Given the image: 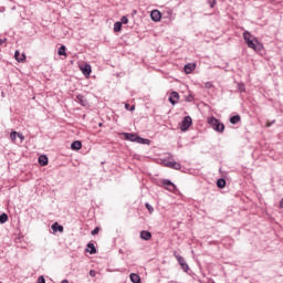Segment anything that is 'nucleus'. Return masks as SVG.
<instances>
[{
    "instance_id": "nucleus-1",
    "label": "nucleus",
    "mask_w": 283,
    "mask_h": 283,
    "mask_svg": "<svg viewBox=\"0 0 283 283\" xmlns=\"http://www.w3.org/2000/svg\"><path fill=\"white\" fill-rule=\"evenodd\" d=\"M208 125H210L214 132H219L220 134L224 132V124L216 117L208 118Z\"/></svg>"
},
{
    "instance_id": "nucleus-2",
    "label": "nucleus",
    "mask_w": 283,
    "mask_h": 283,
    "mask_svg": "<svg viewBox=\"0 0 283 283\" xmlns=\"http://www.w3.org/2000/svg\"><path fill=\"white\" fill-rule=\"evenodd\" d=\"M124 138L126 140H130L132 143H139L142 145H147V143H149V139H145L133 133H125Z\"/></svg>"
},
{
    "instance_id": "nucleus-3",
    "label": "nucleus",
    "mask_w": 283,
    "mask_h": 283,
    "mask_svg": "<svg viewBox=\"0 0 283 283\" xmlns=\"http://www.w3.org/2000/svg\"><path fill=\"white\" fill-rule=\"evenodd\" d=\"M250 50L253 52H262L264 50V45L258 41V38H254L252 41L245 42Z\"/></svg>"
},
{
    "instance_id": "nucleus-4",
    "label": "nucleus",
    "mask_w": 283,
    "mask_h": 283,
    "mask_svg": "<svg viewBox=\"0 0 283 283\" xmlns=\"http://www.w3.org/2000/svg\"><path fill=\"white\" fill-rule=\"evenodd\" d=\"M163 165L164 167H169L170 169H177V170L181 169L180 163H177L175 160L164 159Z\"/></svg>"
},
{
    "instance_id": "nucleus-5",
    "label": "nucleus",
    "mask_w": 283,
    "mask_h": 283,
    "mask_svg": "<svg viewBox=\"0 0 283 283\" xmlns=\"http://www.w3.org/2000/svg\"><path fill=\"white\" fill-rule=\"evenodd\" d=\"M177 262L180 264L181 269L185 271V273H189V264L185 261V258H182L179 254L175 255Z\"/></svg>"
},
{
    "instance_id": "nucleus-6",
    "label": "nucleus",
    "mask_w": 283,
    "mask_h": 283,
    "mask_svg": "<svg viewBox=\"0 0 283 283\" xmlns=\"http://www.w3.org/2000/svg\"><path fill=\"white\" fill-rule=\"evenodd\" d=\"M191 123H192L191 116H186L180 125L181 132H187V129L191 127Z\"/></svg>"
},
{
    "instance_id": "nucleus-7",
    "label": "nucleus",
    "mask_w": 283,
    "mask_h": 283,
    "mask_svg": "<svg viewBox=\"0 0 283 283\" xmlns=\"http://www.w3.org/2000/svg\"><path fill=\"white\" fill-rule=\"evenodd\" d=\"M150 19L155 21V23H158V21L163 19V13L155 9L150 12Z\"/></svg>"
},
{
    "instance_id": "nucleus-8",
    "label": "nucleus",
    "mask_w": 283,
    "mask_h": 283,
    "mask_svg": "<svg viewBox=\"0 0 283 283\" xmlns=\"http://www.w3.org/2000/svg\"><path fill=\"white\" fill-rule=\"evenodd\" d=\"M178 101H180V94H178V92L170 93L169 103L171 105H177Z\"/></svg>"
},
{
    "instance_id": "nucleus-9",
    "label": "nucleus",
    "mask_w": 283,
    "mask_h": 283,
    "mask_svg": "<svg viewBox=\"0 0 283 283\" xmlns=\"http://www.w3.org/2000/svg\"><path fill=\"white\" fill-rule=\"evenodd\" d=\"M163 185H164L165 189H167L168 191H176V185H174V182H171L170 180L165 179L163 181Z\"/></svg>"
},
{
    "instance_id": "nucleus-10",
    "label": "nucleus",
    "mask_w": 283,
    "mask_h": 283,
    "mask_svg": "<svg viewBox=\"0 0 283 283\" xmlns=\"http://www.w3.org/2000/svg\"><path fill=\"white\" fill-rule=\"evenodd\" d=\"M81 72L84 76L90 77V74H92V65L85 64L84 66H81Z\"/></svg>"
},
{
    "instance_id": "nucleus-11",
    "label": "nucleus",
    "mask_w": 283,
    "mask_h": 283,
    "mask_svg": "<svg viewBox=\"0 0 283 283\" xmlns=\"http://www.w3.org/2000/svg\"><path fill=\"white\" fill-rule=\"evenodd\" d=\"M254 39H256V38H255V35L251 34V32H249V31L243 32V40L245 43H249V41H254Z\"/></svg>"
},
{
    "instance_id": "nucleus-12",
    "label": "nucleus",
    "mask_w": 283,
    "mask_h": 283,
    "mask_svg": "<svg viewBox=\"0 0 283 283\" xmlns=\"http://www.w3.org/2000/svg\"><path fill=\"white\" fill-rule=\"evenodd\" d=\"M14 59L18 61V63H23V61H25V55L24 53L21 54L19 51H15Z\"/></svg>"
},
{
    "instance_id": "nucleus-13",
    "label": "nucleus",
    "mask_w": 283,
    "mask_h": 283,
    "mask_svg": "<svg viewBox=\"0 0 283 283\" xmlns=\"http://www.w3.org/2000/svg\"><path fill=\"white\" fill-rule=\"evenodd\" d=\"M193 70H196V64L195 63H188L185 65L184 71L187 74H191V72H193Z\"/></svg>"
},
{
    "instance_id": "nucleus-14",
    "label": "nucleus",
    "mask_w": 283,
    "mask_h": 283,
    "mask_svg": "<svg viewBox=\"0 0 283 283\" xmlns=\"http://www.w3.org/2000/svg\"><path fill=\"white\" fill-rule=\"evenodd\" d=\"M83 147V144L80 140H75L71 144V149L78 151Z\"/></svg>"
},
{
    "instance_id": "nucleus-15",
    "label": "nucleus",
    "mask_w": 283,
    "mask_h": 283,
    "mask_svg": "<svg viewBox=\"0 0 283 283\" xmlns=\"http://www.w3.org/2000/svg\"><path fill=\"white\" fill-rule=\"evenodd\" d=\"M140 239L142 240H151V232L143 230L140 232Z\"/></svg>"
},
{
    "instance_id": "nucleus-16",
    "label": "nucleus",
    "mask_w": 283,
    "mask_h": 283,
    "mask_svg": "<svg viewBox=\"0 0 283 283\" xmlns=\"http://www.w3.org/2000/svg\"><path fill=\"white\" fill-rule=\"evenodd\" d=\"M52 231L56 233L59 231L60 233H63V226H60L59 222H55L54 224L51 226Z\"/></svg>"
},
{
    "instance_id": "nucleus-17",
    "label": "nucleus",
    "mask_w": 283,
    "mask_h": 283,
    "mask_svg": "<svg viewBox=\"0 0 283 283\" xmlns=\"http://www.w3.org/2000/svg\"><path fill=\"white\" fill-rule=\"evenodd\" d=\"M39 165H41V167L48 166V156L41 155V156L39 157Z\"/></svg>"
},
{
    "instance_id": "nucleus-18",
    "label": "nucleus",
    "mask_w": 283,
    "mask_h": 283,
    "mask_svg": "<svg viewBox=\"0 0 283 283\" xmlns=\"http://www.w3.org/2000/svg\"><path fill=\"white\" fill-rule=\"evenodd\" d=\"M240 120H241L240 115H234V116L230 117L231 125H238V123H240Z\"/></svg>"
},
{
    "instance_id": "nucleus-19",
    "label": "nucleus",
    "mask_w": 283,
    "mask_h": 283,
    "mask_svg": "<svg viewBox=\"0 0 283 283\" xmlns=\"http://www.w3.org/2000/svg\"><path fill=\"white\" fill-rule=\"evenodd\" d=\"M217 187H219V189H224V187H227V180L220 178L217 180Z\"/></svg>"
},
{
    "instance_id": "nucleus-20",
    "label": "nucleus",
    "mask_w": 283,
    "mask_h": 283,
    "mask_svg": "<svg viewBox=\"0 0 283 283\" xmlns=\"http://www.w3.org/2000/svg\"><path fill=\"white\" fill-rule=\"evenodd\" d=\"M86 251L91 253V255H94V253H96V247H94V243H88Z\"/></svg>"
},
{
    "instance_id": "nucleus-21",
    "label": "nucleus",
    "mask_w": 283,
    "mask_h": 283,
    "mask_svg": "<svg viewBox=\"0 0 283 283\" xmlns=\"http://www.w3.org/2000/svg\"><path fill=\"white\" fill-rule=\"evenodd\" d=\"M130 282H133V283H140V275H138L136 273H132L130 274Z\"/></svg>"
},
{
    "instance_id": "nucleus-22",
    "label": "nucleus",
    "mask_w": 283,
    "mask_h": 283,
    "mask_svg": "<svg viewBox=\"0 0 283 283\" xmlns=\"http://www.w3.org/2000/svg\"><path fill=\"white\" fill-rule=\"evenodd\" d=\"M76 98H77V102L80 104H82L83 107H85V105H87V101L85 99V97L83 95H77Z\"/></svg>"
},
{
    "instance_id": "nucleus-23",
    "label": "nucleus",
    "mask_w": 283,
    "mask_h": 283,
    "mask_svg": "<svg viewBox=\"0 0 283 283\" xmlns=\"http://www.w3.org/2000/svg\"><path fill=\"white\" fill-rule=\"evenodd\" d=\"M123 30V24L118 21L114 24V32H120Z\"/></svg>"
},
{
    "instance_id": "nucleus-24",
    "label": "nucleus",
    "mask_w": 283,
    "mask_h": 283,
    "mask_svg": "<svg viewBox=\"0 0 283 283\" xmlns=\"http://www.w3.org/2000/svg\"><path fill=\"white\" fill-rule=\"evenodd\" d=\"M6 222H8V214L7 213L0 214V223L6 224Z\"/></svg>"
},
{
    "instance_id": "nucleus-25",
    "label": "nucleus",
    "mask_w": 283,
    "mask_h": 283,
    "mask_svg": "<svg viewBox=\"0 0 283 283\" xmlns=\"http://www.w3.org/2000/svg\"><path fill=\"white\" fill-rule=\"evenodd\" d=\"M119 22H120L122 25H123V24H124V25H127V24L129 23V19L124 15V17H122V19H120Z\"/></svg>"
},
{
    "instance_id": "nucleus-26",
    "label": "nucleus",
    "mask_w": 283,
    "mask_h": 283,
    "mask_svg": "<svg viewBox=\"0 0 283 283\" xmlns=\"http://www.w3.org/2000/svg\"><path fill=\"white\" fill-rule=\"evenodd\" d=\"M57 54H59L60 56H65V45H62V46L59 49Z\"/></svg>"
},
{
    "instance_id": "nucleus-27",
    "label": "nucleus",
    "mask_w": 283,
    "mask_h": 283,
    "mask_svg": "<svg viewBox=\"0 0 283 283\" xmlns=\"http://www.w3.org/2000/svg\"><path fill=\"white\" fill-rule=\"evenodd\" d=\"M17 136L19 137V133H17V132H11V134H10V138H11V140H17Z\"/></svg>"
},
{
    "instance_id": "nucleus-28",
    "label": "nucleus",
    "mask_w": 283,
    "mask_h": 283,
    "mask_svg": "<svg viewBox=\"0 0 283 283\" xmlns=\"http://www.w3.org/2000/svg\"><path fill=\"white\" fill-rule=\"evenodd\" d=\"M146 209L149 211V213H154V207L149 203H145Z\"/></svg>"
},
{
    "instance_id": "nucleus-29",
    "label": "nucleus",
    "mask_w": 283,
    "mask_h": 283,
    "mask_svg": "<svg viewBox=\"0 0 283 283\" xmlns=\"http://www.w3.org/2000/svg\"><path fill=\"white\" fill-rule=\"evenodd\" d=\"M18 138H20L21 143L25 140V136H23L21 133H18Z\"/></svg>"
},
{
    "instance_id": "nucleus-30",
    "label": "nucleus",
    "mask_w": 283,
    "mask_h": 283,
    "mask_svg": "<svg viewBox=\"0 0 283 283\" xmlns=\"http://www.w3.org/2000/svg\"><path fill=\"white\" fill-rule=\"evenodd\" d=\"M238 87H239L240 92H244V90H245L243 83L238 84Z\"/></svg>"
},
{
    "instance_id": "nucleus-31",
    "label": "nucleus",
    "mask_w": 283,
    "mask_h": 283,
    "mask_svg": "<svg viewBox=\"0 0 283 283\" xmlns=\"http://www.w3.org/2000/svg\"><path fill=\"white\" fill-rule=\"evenodd\" d=\"M98 231H99V229H98V227H97V228H95V229L91 232V234H92V235H97Z\"/></svg>"
},
{
    "instance_id": "nucleus-32",
    "label": "nucleus",
    "mask_w": 283,
    "mask_h": 283,
    "mask_svg": "<svg viewBox=\"0 0 283 283\" xmlns=\"http://www.w3.org/2000/svg\"><path fill=\"white\" fill-rule=\"evenodd\" d=\"M90 275H91V277H96V271L95 270H91L90 271Z\"/></svg>"
},
{
    "instance_id": "nucleus-33",
    "label": "nucleus",
    "mask_w": 283,
    "mask_h": 283,
    "mask_svg": "<svg viewBox=\"0 0 283 283\" xmlns=\"http://www.w3.org/2000/svg\"><path fill=\"white\" fill-rule=\"evenodd\" d=\"M38 283H45V277H43V276H39V279H38Z\"/></svg>"
},
{
    "instance_id": "nucleus-34",
    "label": "nucleus",
    "mask_w": 283,
    "mask_h": 283,
    "mask_svg": "<svg viewBox=\"0 0 283 283\" xmlns=\"http://www.w3.org/2000/svg\"><path fill=\"white\" fill-rule=\"evenodd\" d=\"M210 3V8H214L216 7V0L209 1Z\"/></svg>"
},
{
    "instance_id": "nucleus-35",
    "label": "nucleus",
    "mask_w": 283,
    "mask_h": 283,
    "mask_svg": "<svg viewBox=\"0 0 283 283\" xmlns=\"http://www.w3.org/2000/svg\"><path fill=\"white\" fill-rule=\"evenodd\" d=\"M6 39H0V48H1V45H6Z\"/></svg>"
},
{
    "instance_id": "nucleus-36",
    "label": "nucleus",
    "mask_w": 283,
    "mask_h": 283,
    "mask_svg": "<svg viewBox=\"0 0 283 283\" xmlns=\"http://www.w3.org/2000/svg\"><path fill=\"white\" fill-rule=\"evenodd\" d=\"M206 87H208V88H209V87H213V85H212L210 82H207V83H206Z\"/></svg>"
},
{
    "instance_id": "nucleus-37",
    "label": "nucleus",
    "mask_w": 283,
    "mask_h": 283,
    "mask_svg": "<svg viewBox=\"0 0 283 283\" xmlns=\"http://www.w3.org/2000/svg\"><path fill=\"white\" fill-rule=\"evenodd\" d=\"M280 209H283V199L280 202Z\"/></svg>"
},
{
    "instance_id": "nucleus-38",
    "label": "nucleus",
    "mask_w": 283,
    "mask_h": 283,
    "mask_svg": "<svg viewBox=\"0 0 283 283\" xmlns=\"http://www.w3.org/2000/svg\"><path fill=\"white\" fill-rule=\"evenodd\" d=\"M129 108H130L129 104H125V109H129Z\"/></svg>"
},
{
    "instance_id": "nucleus-39",
    "label": "nucleus",
    "mask_w": 283,
    "mask_h": 283,
    "mask_svg": "<svg viewBox=\"0 0 283 283\" xmlns=\"http://www.w3.org/2000/svg\"><path fill=\"white\" fill-rule=\"evenodd\" d=\"M134 109H136V106H132V107L129 108L130 112H134Z\"/></svg>"
},
{
    "instance_id": "nucleus-40",
    "label": "nucleus",
    "mask_w": 283,
    "mask_h": 283,
    "mask_svg": "<svg viewBox=\"0 0 283 283\" xmlns=\"http://www.w3.org/2000/svg\"><path fill=\"white\" fill-rule=\"evenodd\" d=\"M61 283H70V281H67V280H63Z\"/></svg>"
}]
</instances>
